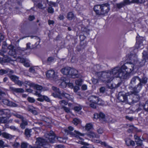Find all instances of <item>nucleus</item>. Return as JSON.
Instances as JSON below:
<instances>
[{"instance_id": "obj_45", "label": "nucleus", "mask_w": 148, "mask_h": 148, "mask_svg": "<svg viewBox=\"0 0 148 148\" xmlns=\"http://www.w3.org/2000/svg\"><path fill=\"white\" fill-rule=\"evenodd\" d=\"M29 144L27 143L23 142L21 143V148H27Z\"/></svg>"}, {"instance_id": "obj_28", "label": "nucleus", "mask_w": 148, "mask_h": 148, "mask_svg": "<svg viewBox=\"0 0 148 148\" xmlns=\"http://www.w3.org/2000/svg\"><path fill=\"white\" fill-rule=\"evenodd\" d=\"M47 4L49 6H52L53 7H57L59 3V1H57L56 2H54L52 1H49L48 0H47Z\"/></svg>"}, {"instance_id": "obj_31", "label": "nucleus", "mask_w": 148, "mask_h": 148, "mask_svg": "<svg viewBox=\"0 0 148 148\" xmlns=\"http://www.w3.org/2000/svg\"><path fill=\"white\" fill-rule=\"evenodd\" d=\"M2 136L7 139H10L12 138V135L6 132H3Z\"/></svg>"}, {"instance_id": "obj_22", "label": "nucleus", "mask_w": 148, "mask_h": 148, "mask_svg": "<svg viewBox=\"0 0 148 148\" xmlns=\"http://www.w3.org/2000/svg\"><path fill=\"white\" fill-rule=\"evenodd\" d=\"M37 100L41 102H42L44 100L48 102H50L51 101L45 95H42L40 98H38Z\"/></svg>"}, {"instance_id": "obj_21", "label": "nucleus", "mask_w": 148, "mask_h": 148, "mask_svg": "<svg viewBox=\"0 0 148 148\" xmlns=\"http://www.w3.org/2000/svg\"><path fill=\"white\" fill-rule=\"evenodd\" d=\"M10 89L13 92L16 93H23L24 91L22 88H16L13 87H10Z\"/></svg>"}, {"instance_id": "obj_40", "label": "nucleus", "mask_w": 148, "mask_h": 148, "mask_svg": "<svg viewBox=\"0 0 148 148\" xmlns=\"http://www.w3.org/2000/svg\"><path fill=\"white\" fill-rule=\"evenodd\" d=\"M73 13L72 12H69L67 14V18L69 20H71L74 17Z\"/></svg>"}, {"instance_id": "obj_52", "label": "nucleus", "mask_w": 148, "mask_h": 148, "mask_svg": "<svg viewBox=\"0 0 148 148\" xmlns=\"http://www.w3.org/2000/svg\"><path fill=\"white\" fill-rule=\"evenodd\" d=\"M6 70H8V73H8V76L9 77L10 75H12V74L14 73V71L10 70V69H7Z\"/></svg>"}, {"instance_id": "obj_50", "label": "nucleus", "mask_w": 148, "mask_h": 148, "mask_svg": "<svg viewBox=\"0 0 148 148\" xmlns=\"http://www.w3.org/2000/svg\"><path fill=\"white\" fill-rule=\"evenodd\" d=\"M54 58L52 57H50L47 58V61L48 63L50 64L53 62L54 60Z\"/></svg>"}, {"instance_id": "obj_10", "label": "nucleus", "mask_w": 148, "mask_h": 148, "mask_svg": "<svg viewBox=\"0 0 148 148\" xmlns=\"http://www.w3.org/2000/svg\"><path fill=\"white\" fill-rule=\"evenodd\" d=\"M143 38L142 37H136V43L135 45V47L137 49L140 48L141 49L143 48L144 47L142 44Z\"/></svg>"}, {"instance_id": "obj_34", "label": "nucleus", "mask_w": 148, "mask_h": 148, "mask_svg": "<svg viewBox=\"0 0 148 148\" xmlns=\"http://www.w3.org/2000/svg\"><path fill=\"white\" fill-rule=\"evenodd\" d=\"M6 117L5 116L1 117H0V123H8L9 122H8Z\"/></svg>"}, {"instance_id": "obj_8", "label": "nucleus", "mask_w": 148, "mask_h": 148, "mask_svg": "<svg viewBox=\"0 0 148 148\" xmlns=\"http://www.w3.org/2000/svg\"><path fill=\"white\" fill-rule=\"evenodd\" d=\"M9 78L12 82L19 86H21L24 84L23 82L19 80V77L18 76L14 75H10Z\"/></svg>"}, {"instance_id": "obj_13", "label": "nucleus", "mask_w": 148, "mask_h": 148, "mask_svg": "<svg viewBox=\"0 0 148 148\" xmlns=\"http://www.w3.org/2000/svg\"><path fill=\"white\" fill-rule=\"evenodd\" d=\"M73 130V127L72 126H70L68 127V129H64L63 131L66 135L70 134L71 136H73L74 134L72 132Z\"/></svg>"}, {"instance_id": "obj_46", "label": "nucleus", "mask_w": 148, "mask_h": 148, "mask_svg": "<svg viewBox=\"0 0 148 148\" xmlns=\"http://www.w3.org/2000/svg\"><path fill=\"white\" fill-rule=\"evenodd\" d=\"M81 120L79 119L75 118V125L80 124L81 123Z\"/></svg>"}, {"instance_id": "obj_7", "label": "nucleus", "mask_w": 148, "mask_h": 148, "mask_svg": "<svg viewBox=\"0 0 148 148\" xmlns=\"http://www.w3.org/2000/svg\"><path fill=\"white\" fill-rule=\"evenodd\" d=\"M46 75L47 78L51 80H56L58 79V75L55 74L54 71L53 70L48 71L46 72Z\"/></svg>"}, {"instance_id": "obj_6", "label": "nucleus", "mask_w": 148, "mask_h": 148, "mask_svg": "<svg viewBox=\"0 0 148 148\" xmlns=\"http://www.w3.org/2000/svg\"><path fill=\"white\" fill-rule=\"evenodd\" d=\"M100 15H105L107 14L109 11L110 5L108 3H105L100 5Z\"/></svg>"}, {"instance_id": "obj_18", "label": "nucleus", "mask_w": 148, "mask_h": 148, "mask_svg": "<svg viewBox=\"0 0 148 148\" xmlns=\"http://www.w3.org/2000/svg\"><path fill=\"white\" fill-rule=\"evenodd\" d=\"M28 125L27 120L25 119H23L21 120V122L20 124V127L23 130L25 128L26 126Z\"/></svg>"}, {"instance_id": "obj_44", "label": "nucleus", "mask_w": 148, "mask_h": 148, "mask_svg": "<svg viewBox=\"0 0 148 148\" xmlns=\"http://www.w3.org/2000/svg\"><path fill=\"white\" fill-rule=\"evenodd\" d=\"M16 53V51L14 49L10 50L8 52L9 55L11 56H14Z\"/></svg>"}, {"instance_id": "obj_42", "label": "nucleus", "mask_w": 148, "mask_h": 148, "mask_svg": "<svg viewBox=\"0 0 148 148\" xmlns=\"http://www.w3.org/2000/svg\"><path fill=\"white\" fill-rule=\"evenodd\" d=\"M33 87H34V88H36L37 90H39L40 91L42 90V87L40 85L36 84H34V85Z\"/></svg>"}, {"instance_id": "obj_5", "label": "nucleus", "mask_w": 148, "mask_h": 148, "mask_svg": "<svg viewBox=\"0 0 148 148\" xmlns=\"http://www.w3.org/2000/svg\"><path fill=\"white\" fill-rule=\"evenodd\" d=\"M60 71L64 75H69L71 77L74 75V69L73 68L68 66L65 67L61 69Z\"/></svg>"}, {"instance_id": "obj_43", "label": "nucleus", "mask_w": 148, "mask_h": 148, "mask_svg": "<svg viewBox=\"0 0 148 148\" xmlns=\"http://www.w3.org/2000/svg\"><path fill=\"white\" fill-rule=\"evenodd\" d=\"M67 85V84L66 82L64 81H63L61 82L59 84V86L62 88H64L66 87Z\"/></svg>"}, {"instance_id": "obj_1", "label": "nucleus", "mask_w": 148, "mask_h": 148, "mask_svg": "<svg viewBox=\"0 0 148 148\" xmlns=\"http://www.w3.org/2000/svg\"><path fill=\"white\" fill-rule=\"evenodd\" d=\"M143 59L141 62L138 61L137 56L135 54H131L128 55L129 62L126 63L121 67L116 66L106 71H103L99 73L101 76L99 79L108 83L110 82L114 77H120L127 79L130 78L131 73L138 67L143 66L148 61V53L145 51L143 53Z\"/></svg>"}, {"instance_id": "obj_33", "label": "nucleus", "mask_w": 148, "mask_h": 148, "mask_svg": "<svg viewBox=\"0 0 148 148\" xmlns=\"http://www.w3.org/2000/svg\"><path fill=\"white\" fill-rule=\"evenodd\" d=\"M31 38H34V41L35 42H36L35 43V45H38L39 44V43L40 42V38L38 37L31 36H30Z\"/></svg>"}, {"instance_id": "obj_26", "label": "nucleus", "mask_w": 148, "mask_h": 148, "mask_svg": "<svg viewBox=\"0 0 148 148\" xmlns=\"http://www.w3.org/2000/svg\"><path fill=\"white\" fill-rule=\"evenodd\" d=\"M125 143L127 145L129 146L132 145L134 146L135 145V143L134 141L132 140L129 139H127L125 140Z\"/></svg>"}, {"instance_id": "obj_15", "label": "nucleus", "mask_w": 148, "mask_h": 148, "mask_svg": "<svg viewBox=\"0 0 148 148\" xmlns=\"http://www.w3.org/2000/svg\"><path fill=\"white\" fill-rule=\"evenodd\" d=\"M139 77L136 76L133 77L132 79L130 84V88H131L135 85L137 81H139Z\"/></svg>"}, {"instance_id": "obj_61", "label": "nucleus", "mask_w": 148, "mask_h": 148, "mask_svg": "<svg viewBox=\"0 0 148 148\" xmlns=\"http://www.w3.org/2000/svg\"><path fill=\"white\" fill-rule=\"evenodd\" d=\"M132 2L130 1L129 0H125L124 2L123 3L124 4V5H125L130 4L131 3H132Z\"/></svg>"}, {"instance_id": "obj_62", "label": "nucleus", "mask_w": 148, "mask_h": 148, "mask_svg": "<svg viewBox=\"0 0 148 148\" xmlns=\"http://www.w3.org/2000/svg\"><path fill=\"white\" fill-rule=\"evenodd\" d=\"M14 115L15 116H16V117L20 119L21 120H22L24 118L23 116H22L20 114H14Z\"/></svg>"}, {"instance_id": "obj_9", "label": "nucleus", "mask_w": 148, "mask_h": 148, "mask_svg": "<svg viewBox=\"0 0 148 148\" xmlns=\"http://www.w3.org/2000/svg\"><path fill=\"white\" fill-rule=\"evenodd\" d=\"M75 137L77 139L79 138L80 140H82L81 141H79L78 143L81 144L82 145H88V143H85L83 141V139H82V138L80 137V136H84L85 134H81L79 132L75 130Z\"/></svg>"}, {"instance_id": "obj_17", "label": "nucleus", "mask_w": 148, "mask_h": 148, "mask_svg": "<svg viewBox=\"0 0 148 148\" xmlns=\"http://www.w3.org/2000/svg\"><path fill=\"white\" fill-rule=\"evenodd\" d=\"M2 101L4 104L8 106H13L14 107L17 106V104L14 103L9 101V100L7 99H3Z\"/></svg>"}, {"instance_id": "obj_4", "label": "nucleus", "mask_w": 148, "mask_h": 148, "mask_svg": "<svg viewBox=\"0 0 148 148\" xmlns=\"http://www.w3.org/2000/svg\"><path fill=\"white\" fill-rule=\"evenodd\" d=\"M132 97V95L130 93V92L125 93L123 92H121L119 93L118 99L119 101L131 104L132 101L131 97Z\"/></svg>"}, {"instance_id": "obj_57", "label": "nucleus", "mask_w": 148, "mask_h": 148, "mask_svg": "<svg viewBox=\"0 0 148 148\" xmlns=\"http://www.w3.org/2000/svg\"><path fill=\"white\" fill-rule=\"evenodd\" d=\"M40 91H39V90H36L35 92V93H34V94L35 95H37L38 97H39L40 98L41 97L42 95H41L40 94Z\"/></svg>"}, {"instance_id": "obj_30", "label": "nucleus", "mask_w": 148, "mask_h": 148, "mask_svg": "<svg viewBox=\"0 0 148 148\" xmlns=\"http://www.w3.org/2000/svg\"><path fill=\"white\" fill-rule=\"evenodd\" d=\"M87 135L90 138H99V135H96L93 132H91L88 133L87 134Z\"/></svg>"}, {"instance_id": "obj_49", "label": "nucleus", "mask_w": 148, "mask_h": 148, "mask_svg": "<svg viewBox=\"0 0 148 148\" xmlns=\"http://www.w3.org/2000/svg\"><path fill=\"white\" fill-rule=\"evenodd\" d=\"M24 82V84H25L29 86L30 87H33L34 85V83H31L30 82L28 81H25ZM23 84V85H24Z\"/></svg>"}, {"instance_id": "obj_59", "label": "nucleus", "mask_w": 148, "mask_h": 148, "mask_svg": "<svg viewBox=\"0 0 148 148\" xmlns=\"http://www.w3.org/2000/svg\"><path fill=\"white\" fill-rule=\"evenodd\" d=\"M0 95L2 98H5L6 95L5 92L0 90Z\"/></svg>"}, {"instance_id": "obj_27", "label": "nucleus", "mask_w": 148, "mask_h": 148, "mask_svg": "<svg viewBox=\"0 0 148 148\" xmlns=\"http://www.w3.org/2000/svg\"><path fill=\"white\" fill-rule=\"evenodd\" d=\"M134 95V97L133 98H131L132 101V103H131V104L132 103H134L137 102L139 100V97L137 94Z\"/></svg>"}, {"instance_id": "obj_54", "label": "nucleus", "mask_w": 148, "mask_h": 148, "mask_svg": "<svg viewBox=\"0 0 148 148\" xmlns=\"http://www.w3.org/2000/svg\"><path fill=\"white\" fill-rule=\"evenodd\" d=\"M10 128L14 131H17L19 132H21L20 130L18 129V128H16L15 126H12L10 127Z\"/></svg>"}, {"instance_id": "obj_60", "label": "nucleus", "mask_w": 148, "mask_h": 148, "mask_svg": "<svg viewBox=\"0 0 148 148\" xmlns=\"http://www.w3.org/2000/svg\"><path fill=\"white\" fill-rule=\"evenodd\" d=\"M144 110L146 111L148 110V101H147L143 106Z\"/></svg>"}, {"instance_id": "obj_29", "label": "nucleus", "mask_w": 148, "mask_h": 148, "mask_svg": "<svg viewBox=\"0 0 148 148\" xmlns=\"http://www.w3.org/2000/svg\"><path fill=\"white\" fill-rule=\"evenodd\" d=\"M100 5H95L94 8V10L97 15H100V11L99 9H100Z\"/></svg>"}, {"instance_id": "obj_36", "label": "nucleus", "mask_w": 148, "mask_h": 148, "mask_svg": "<svg viewBox=\"0 0 148 148\" xmlns=\"http://www.w3.org/2000/svg\"><path fill=\"white\" fill-rule=\"evenodd\" d=\"M36 6L39 9H44L46 8V6H44L42 1L38 2L36 5Z\"/></svg>"}, {"instance_id": "obj_63", "label": "nucleus", "mask_w": 148, "mask_h": 148, "mask_svg": "<svg viewBox=\"0 0 148 148\" xmlns=\"http://www.w3.org/2000/svg\"><path fill=\"white\" fill-rule=\"evenodd\" d=\"M116 5L117 7L120 8L124 6V3H119L117 4Z\"/></svg>"}, {"instance_id": "obj_39", "label": "nucleus", "mask_w": 148, "mask_h": 148, "mask_svg": "<svg viewBox=\"0 0 148 148\" xmlns=\"http://www.w3.org/2000/svg\"><path fill=\"white\" fill-rule=\"evenodd\" d=\"M93 127V125L91 123H88L85 126V129L87 130L91 129Z\"/></svg>"}, {"instance_id": "obj_64", "label": "nucleus", "mask_w": 148, "mask_h": 148, "mask_svg": "<svg viewBox=\"0 0 148 148\" xmlns=\"http://www.w3.org/2000/svg\"><path fill=\"white\" fill-rule=\"evenodd\" d=\"M29 71L32 73H34L35 72V70L33 67H31L29 69Z\"/></svg>"}, {"instance_id": "obj_41", "label": "nucleus", "mask_w": 148, "mask_h": 148, "mask_svg": "<svg viewBox=\"0 0 148 148\" xmlns=\"http://www.w3.org/2000/svg\"><path fill=\"white\" fill-rule=\"evenodd\" d=\"M26 50V49L24 48H21L20 47H18L16 49V52H19L20 54H21L22 52Z\"/></svg>"}, {"instance_id": "obj_2", "label": "nucleus", "mask_w": 148, "mask_h": 148, "mask_svg": "<svg viewBox=\"0 0 148 148\" xmlns=\"http://www.w3.org/2000/svg\"><path fill=\"white\" fill-rule=\"evenodd\" d=\"M45 136L46 139H42L40 138H37L36 145H37V148L46 147V146L48 145L47 142L53 143L56 137L54 132L51 130L46 133Z\"/></svg>"}, {"instance_id": "obj_11", "label": "nucleus", "mask_w": 148, "mask_h": 148, "mask_svg": "<svg viewBox=\"0 0 148 148\" xmlns=\"http://www.w3.org/2000/svg\"><path fill=\"white\" fill-rule=\"evenodd\" d=\"M139 83L138 84V89L137 91H139L142 89L143 85L145 84L147 82V78L146 77H143L142 79L139 78Z\"/></svg>"}, {"instance_id": "obj_19", "label": "nucleus", "mask_w": 148, "mask_h": 148, "mask_svg": "<svg viewBox=\"0 0 148 148\" xmlns=\"http://www.w3.org/2000/svg\"><path fill=\"white\" fill-rule=\"evenodd\" d=\"M135 142L136 143L137 145L138 146H140L142 144V141L144 140H142L140 137L136 135H135L134 136Z\"/></svg>"}, {"instance_id": "obj_48", "label": "nucleus", "mask_w": 148, "mask_h": 148, "mask_svg": "<svg viewBox=\"0 0 148 148\" xmlns=\"http://www.w3.org/2000/svg\"><path fill=\"white\" fill-rule=\"evenodd\" d=\"M145 2V0H133L132 3H143Z\"/></svg>"}, {"instance_id": "obj_16", "label": "nucleus", "mask_w": 148, "mask_h": 148, "mask_svg": "<svg viewBox=\"0 0 148 148\" xmlns=\"http://www.w3.org/2000/svg\"><path fill=\"white\" fill-rule=\"evenodd\" d=\"M83 81L81 78H79L75 80V83L76 85L75 86V92H76L79 89V86L82 84Z\"/></svg>"}, {"instance_id": "obj_25", "label": "nucleus", "mask_w": 148, "mask_h": 148, "mask_svg": "<svg viewBox=\"0 0 148 148\" xmlns=\"http://www.w3.org/2000/svg\"><path fill=\"white\" fill-rule=\"evenodd\" d=\"M61 96L62 98V97H64L69 100H72L73 98L72 96L70 95L69 94L64 92L62 93L61 94Z\"/></svg>"}, {"instance_id": "obj_55", "label": "nucleus", "mask_w": 148, "mask_h": 148, "mask_svg": "<svg viewBox=\"0 0 148 148\" xmlns=\"http://www.w3.org/2000/svg\"><path fill=\"white\" fill-rule=\"evenodd\" d=\"M47 11L49 13L53 14L54 12V9L51 7H49L48 8Z\"/></svg>"}, {"instance_id": "obj_47", "label": "nucleus", "mask_w": 148, "mask_h": 148, "mask_svg": "<svg viewBox=\"0 0 148 148\" xmlns=\"http://www.w3.org/2000/svg\"><path fill=\"white\" fill-rule=\"evenodd\" d=\"M119 85V83H118L117 84L113 83L111 84V86H109V88H110L112 89L118 87Z\"/></svg>"}, {"instance_id": "obj_37", "label": "nucleus", "mask_w": 148, "mask_h": 148, "mask_svg": "<svg viewBox=\"0 0 148 148\" xmlns=\"http://www.w3.org/2000/svg\"><path fill=\"white\" fill-rule=\"evenodd\" d=\"M92 140V141L95 143H100L102 145H104L105 146H107V144L105 142H102L99 140H95V139H93Z\"/></svg>"}, {"instance_id": "obj_35", "label": "nucleus", "mask_w": 148, "mask_h": 148, "mask_svg": "<svg viewBox=\"0 0 148 148\" xmlns=\"http://www.w3.org/2000/svg\"><path fill=\"white\" fill-rule=\"evenodd\" d=\"M3 56V63L8 62L11 60V59L9 57L4 55Z\"/></svg>"}, {"instance_id": "obj_24", "label": "nucleus", "mask_w": 148, "mask_h": 148, "mask_svg": "<svg viewBox=\"0 0 148 148\" xmlns=\"http://www.w3.org/2000/svg\"><path fill=\"white\" fill-rule=\"evenodd\" d=\"M32 132V130L31 129L26 128L25 130L24 134L26 137L27 138H29L31 136V133Z\"/></svg>"}, {"instance_id": "obj_38", "label": "nucleus", "mask_w": 148, "mask_h": 148, "mask_svg": "<svg viewBox=\"0 0 148 148\" xmlns=\"http://www.w3.org/2000/svg\"><path fill=\"white\" fill-rule=\"evenodd\" d=\"M99 119L103 121H105V115L102 113L100 112L99 114Z\"/></svg>"}, {"instance_id": "obj_56", "label": "nucleus", "mask_w": 148, "mask_h": 148, "mask_svg": "<svg viewBox=\"0 0 148 148\" xmlns=\"http://www.w3.org/2000/svg\"><path fill=\"white\" fill-rule=\"evenodd\" d=\"M59 103L62 106L67 105L68 103L64 100H62L59 101Z\"/></svg>"}, {"instance_id": "obj_14", "label": "nucleus", "mask_w": 148, "mask_h": 148, "mask_svg": "<svg viewBox=\"0 0 148 148\" xmlns=\"http://www.w3.org/2000/svg\"><path fill=\"white\" fill-rule=\"evenodd\" d=\"M0 114L3 116L8 117L10 114V110L8 109H0Z\"/></svg>"}, {"instance_id": "obj_53", "label": "nucleus", "mask_w": 148, "mask_h": 148, "mask_svg": "<svg viewBox=\"0 0 148 148\" xmlns=\"http://www.w3.org/2000/svg\"><path fill=\"white\" fill-rule=\"evenodd\" d=\"M8 70H6V69H0V75H2L4 74H7L8 73Z\"/></svg>"}, {"instance_id": "obj_12", "label": "nucleus", "mask_w": 148, "mask_h": 148, "mask_svg": "<svg viewBox=\"0 0 148 148\" xmlns=\"http://www.w3.org/2000/svg\"><path fill=\"white\" fill-rule=\"evenodd\" d=\"M52 88L53 90L55 91V92L53 93V96L54 97H58L59 99H62V98L61 96V94L62 93H61L59 89L55 87H53Z\"/></svg>"}, {"instance_id": "obj_20", "label": "nucleus", "mask_w": 148, "mask_h": 148, "mask_svg": "<svg viewBox=\"0 0 148 148\" xmlns=\"http://www.w3.org/2000/svg\"><path fill=\"white\" fill-rule=\"evenodd\" d=\"M36 108L32 106H28L27 107V110L32 112L34 115H37L38 112L35 110Z\"/></svg>"}, {"instance_id": "obj_3", "label": "nucleus", "mask_w": 148, "mask_h": 148, "mask_svg": "<svg viewBox=\"0 0 148 148\" xmlns=\"http://www.w3.org/2000/svg\"><path fill=\"white\" fill-rule=\"evenodd\" d=\"M89 102H86V103L92 108H96V105L104 106L105 105V102L98 97L92 95L88 98Z\"/></svg>"}, {"instance_id": "obj_58", "label": "nucleus", "mask_w": 148, "mask_h": 148, "mask_svg": "<svg viewBox=\"0 0 148 148\" xmlns=\"http://www.w3.org/2000/svg\"><path fill=\"white\" fill-rule=\"evenodd\" d=\"M27 100L30 103H34L35 101V99L31 97H28L27 98Z\"/></svg>"}, {"instance_id": "obj_51", "label": "nucleus", "mask_w": 148, "mask_h": 148, "mask_svg": "<svg viewBox=\"0 0 148 148\" xmlns=\"http://www.w3.org/2000/svg\"><path fill=\"white\" fill-rule=\"evenodd\" d=\"M17 59L19 60V62L22 63H24L26 60V59L20 57H18Z\"/></svg>"}, {"instance_id": "obj_23", "label": "nucleus", "mask_w": 148, "mask_h": 148, "mask_svg": "<svg viewBox=\"0 0 148 148\" xmlns=\"http://www.w3.org/2000/svg\"><path fill=\"white\" fill-rule=\"evenodd\" d=\"M138 84L137 85V86H135L133 88H132V89H131V92L130 93L132 95L133 94L134 95H135L136 94H137L138 93L140 90H139V91H137V90L138 89ZM133 96V95H132Z\"/></svg>"}, {"instance_id": "obj_32", "label": "nucleus", "mask_w": 148, "mask_h": 148, "mask_svg": "<svg viewBox=\"0 0 148 148\" xmlns=\"http://www.w3.org/2000/svg\"><path fill=\"white\" fill-rule=\"evenodd\" d=\"M82 109L81 106L79 105H75V111L79 112V114H81L80 111Z\"/></svg>"}]
</instances>
